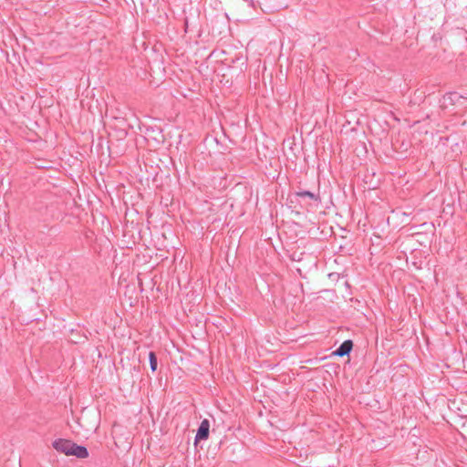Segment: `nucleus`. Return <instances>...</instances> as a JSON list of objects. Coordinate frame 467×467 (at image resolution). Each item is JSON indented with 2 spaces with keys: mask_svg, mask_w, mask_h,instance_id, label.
Wrapping results in <instances>:
<instances>
[{
  "mask_svg": "<svg viewBox=\"0 0 467 467\" xmlns=\"http://www.w3.org/2000/svg\"><path fill=\"white\" fill-rule=\"evenodd\" d=\"M461 99H466L467 97L460 95L455 91H450L443 95V102L441 107L447 108L448 105H455Z\"/></svg>",
  "mask_w": 467,
  "mask_h": 467,
  "instance_id": "obj_4",
  "label": "nucleus"
},
{
  "mask_svg": "<svg viewBox=\"0 0 467 467\" xmlns=\"http://www.w3.org/2000/svg\"><path fill=\"white\" fill-rule=\"evenodd\" d=\"M291 258H292V260H296L297 259V261H300V258H297V256H296V254H293Z\"/></svg>",
  "mask_w": 467,
  "mask_h": 467,
  "instance_id": "obj_10",
  "label": "nucleus"
},
{
  "mask_svg": "<svg viewBox=\"0 0 467 467\" xmlns=\"http://www.w3.org/2000/svg\"><path fill=\"white\" fill-rule=\"evenodd\" d=\"M291 258H292V260H296L297 259V261H300V258H297V256H296V254H293Z\"/></svg>",
  "mask_w": 467,
  "mask_h": 467,
  "instance_id": "obj_11",
  "label": "nucleus"
},
{
  "mask_svg": "<svg viewBox=\"0 0 467 467\" xmlns=\"http://www.w3.org/2000/svg\"><path fill=\"white\" fill-rule=\"evenodd\" d=\"M73 445L74 441H72L71 440L61 438L55 440L52 443V446L56 451L62 452L67 456H71Z\"/></svg>",
  "mask_w": 467,
  "mask_h": 467,
  "instance_id": "obj_1",
  "label": "nucleus"
},
{
  "mask_svg": "<svg viewBox=\"0 0 467 467\" xmlns=\"http://www.w3.org/2000/svg\"><path fill=\"white\" fill-rule=\"evenodd\" d=\"M353 346H354L353 341L351 339H347V340L343 341L340 344V346L331 353L330 356L331 357L349 356L350 352L353 349Z\"/></svg>",
  "mask_w": 467,
  "mask_h": 467,
  "instance_id": "obj_3",
  "label": "nucleus"
},
{
  "mask_svg": "<svg viewBox=\"0 0 467 467\" xmlns=\"http://www.w3.org/2000/svg\"><path fill=\"white\" fill-rule=\"evenodd\" d=\"M291 258H292V260H296L297 259V261H300V258H297V256H296V254H293Z\"/></svg>",
  "mask_w": 467,
  "mask_h": 467,
  "instance_id": "obj_9",
  "label": "nucleus"
},
{
  "mask_svg": "<svg viewBox=\"0 0 467 467\" xmlns=\"http://www.w3.org/2000/svg\"><path fill=\"white\" fill-rule=\"evenodd\" d=\"M149 361H150V367L152 372L157 370L158 368V358L157 355L154 351L149 352Z\"/></svg>",
  "mask_w": 467,
  "mask_h": 467,
  "instance_id": "obj_7",
  "label": "nucleus"
},
{
  "mask_svg": "<svg viewBox=\"0 0 467 467\" xmlns=\"http://www.w3.org/2000/svg\"><path fill=\"white\" fill-rule=\"evenodd\" d=\"M250 5H252V6L254 5V0L250 1Z\"/></svg>",
  "mask_w": 467,
  "mask_h": 467,
  "instance_id": "obj_12",
  "label": "nucleus"
},
{
  "mask_svg": "<svg viewBox=\"0 0 467 467\" xmlns=\"http://www.w3.org/2000/svg\"><path fill=\"white\" fill-rule=\"evenodd\" d=\"M295 196L296 197H300V198H309L315 202H321V198H320V195L319 193H315L313 192H310V191H306V190H303V191H298V192H295Z\"/></svg>",
  "mask_w": 467,
  "mask_h": 467,
  "instance_id": "obj_6",
  "label": "nucleus"
},
{
  "mask_svg": "<svg viewBox=\"0 0 467 467\" xmlns=\"http://www.w3.org/2000/svg\"><path fill=\"white\" fill-rule=\"evenodd\" d=\"M72 448H73V450H72L71 455L76 456L78 459H86L89 455L87 447H85L83 445H78L76 442H74V445Z\"/></svg>",
  "mask_w": 467,
  "mask_h": 467,
  "instance_id": "obj_5",
  "label": "nucleus"
},
{
  "mask_svg": "<svg viewBox=\"0 0 467 467\" xmlns=\"http://www.w3.org/2000/svg\"><path fill=\"white\" fill-rule=\"evenodd\" d=\"M210 433V422L207 419L202 420L201 424L197 429V432L194 439V444L196 445L200 441L207 440Z\"/></svg>",
  "mask_w": 467,
  "mask_h": 467,
  "instance_id": "obj_2",
  "label": "nucleus"
},
{
  "mask_svg": "<svg viewBox=\"0 0 467 467\" xmlns=\"http://www.w3.org/2000/svg\"><path fill=\"white\" fill-rule=\"evenodd\" d=\"M127 134H128V132L125 130H121L119 132V135L120 139H125Z\"/></svg>",
  "mask_w": 467,
  "mask_h": 467,
  "instance_id": "obj_8",
  "label": "nucleus"
}]
</instances>
